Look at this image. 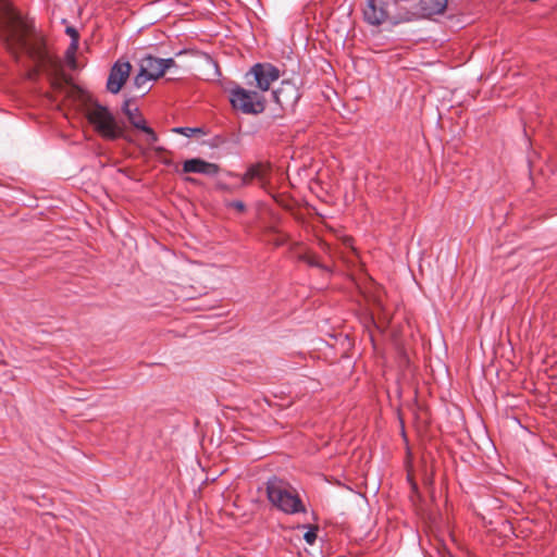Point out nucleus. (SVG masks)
Segmentation results:
<instances>
[{
	"label": "nucleus",
	"instance_id": "f257e3e1",
	"mask_svg": "<svg viewBox=\"0 0 557 557\" xmlns=\"http://www.w3.org/2000/svg\"><path fill=\"white\" fill-rule=\"evenodd\" d=\"M27 25L8 0H0V38L12 54L29 50L26 40Z\"/></svg>",
	"mask_w": 557,
	"mask_h": 557
},
{
	"label": "nucleus",
	"instance_id": "f03ea898",
	"mask_svg": "<svg viewBox=\"0 0 557 557\" xmlns=\"http://www.w3.org/2000/svg\"><path fill=\"white\" fill-rule=\"evenodd\" d=\"M269 502L280 511L287 515L305 512L306 508L297 492L284 480L272 476L267 482Z\"/></svg>",
	"mask_w": 557,
	"mask_h": 557
},
{
	"label": "nucleus",
	"instance_id": "7ed1b4c3",
	"mask_svg": "<svg viewBox=\"0 0 557 557\" xmlns=\"http://www.w3.org/2000/svg\"><path fill=\"white\" fill-rule=\"evenodd\" d=\"M86 116L101 137L113 140L122 136V128L107 107L98 102L90 103L86 109Z\"/></svg>",
	"mask_w": 557,
	"mask_h": 557
},
{
	"label": "nucleus",
	"instance_id": "20e7f679",
	"mask_svg": "<svg viewBox=\"0 0 557 557\" xmlns=\"http://www.w3.org/2000/svg\"><path fill=\"white\" fill-rule=\"evenodd\" d=\"M232 107L245 114H260L265 109V98L258 91L247 90L242 86H234L228 90Z\"/></svg>",
	"mask_w": 557,
	"mask_h": 557
},
{
	"label": "nucleus",
	"instance_id": "39448f33",
	"mask_svg": "<svg viewBox=\"0 0 557 557\" xmlns=\"http://www.w3.org/2000/svg\"><path fill=\"white\" fill-rule=\"evenodd\" d=\"M249 74H252L256 81V86L261 91L269 90L271 84L276 82L281 76L280 70L275 65L268 62L256 63L250 69Z\"/></svg>",
	"mask_w": 557,
	"mask_h": 557
},
{
	"label": "nucleus",
	"instance_id": "423d86ee",
	"mask_svg": "<svg viewBox=\"0 0 557 557\" xmlns=\"http://www.w3.org/2000/svg\"><path fill=\"white\" fill-rule=\"evenodd\" d=\"M273 100L282 108H293L300 98L297 85L290 81H283L280 87L272 92Z\"/></svg>",
	"mask_w": 557,
	"mask_h": 557
},
{
	"label": "nucleus",
	"instance_id": "0eeeda50",
	"mask_svg": "<svg viewBox=\"0 0 557 557\" xmlns=\"http://www.w3.org/2000/svg\"><path fill=\"white\" fill-rule=\"evenodd\" d=\"M132 65L128 61L117 60L111 67L107 81V89L111 94H117L129 77Z\"/></svg>",
	"mask_w": 557,
	"mask_h": 557
},
{
	"label": "nucleus",
	"instance_id": "6e6552de",
	"mask_svg": "<svg viewBox=\"0 0 557 557\" xmlns=\"http://www.w3.org/2000/svg\"><path fill=\"white\" fill-rule=\"evenodd\" d=\"M448 0H417L409 7L412 17H430L442 14L447 8Z\"/></svg>",
	"mask_w": 557,
	"mask_h": 557
},
{
	"label": "nucleus",
	"instance_id": "1a4fd4ad",
	"mask_svg": "<svg viewBox=\"0 0 557 557\" xmlns=\"http://www.w3.org/2000/svg\"><path fill=\"white\" fill-rule=\"evenodd\" d=\"M122 111L127 116L129 123L137 129L144 132L147 135L148 144L152 145L158 141V136L154 131L147 124L145 117L139 112L138 108L132 109L129 101H124Z\"/></svg>",
	"mask_w": 557,
	"mask_h": 557
},
{
	"label": "nucleus",
	"instance_id": "9d476101",
	"mask_svg": "<svg viewBox=\"0 0 557 557\" xmlns=\"http://www.w3.org/2000/svg\"><path fill=\"white\" fill-rule=\"evenodd\" d=\"M363 17L370 25H381L388 17L387 4L384 0H367Z\"/></svg>",
	"mask_w": 557,
	"mask_h": 557
},
{
	"label": "nucleus",
	"instance_id": "9b49d317",
	"mask_svg": "<svg viewBox=\"0 0 557 557\" xmlns=\"http://www.w3.org/2000/svg\"><path fill=\"white\" fill-rule=\"evenodd\" d=\"M184 173H197L206 176L213 177L219 174L220 168L215 163L208 162L200 158H193L184 161L183 163Z\"/></svg>",
	"mask_w": 557,
	"mask_h": 557
},
{
	"label": "nucleus",
	"instance_id": "f8f14e48",
	"mask_svg": "<svg viewBox=\"0 0 557 557\" xmlns=\"http://www.w3.org/2000/svg\"><path fill=\"white\" fill-rule=\"evenodd\" d=\"M162 59L147 54L140 60V69L143 72L148 74L153 81L158 79L164 74V67H162Z\"/></svg>",
	"mask_w": 557,
	"mask_h": 557
},
{
	"label": "nucleus",
	"instance_id": "ddd939ff",
	"mask_svg": "<svg viewBox=\"0 0 557 557\" xmlns=\"http://www.w3.org/2000/svg\"><path fill=\"white\" fill-rule=\"evenodd\" d=\"M268 168L262 164H252L247 171L240 176V183L238 187L248 185L251 181L258 180L261 184L267 182Z\"/></svg>",
	"mask_w": 557,
	"mask_h": 557
},
{
	"label": "nucleus",
	"instance_id": "4468645a",
	"mask_svg": "<svg viewBox=\"0 0 557 557\" xmlns=\"http://www.w3.org/2000/svg\"><path fill=\"white\" fill-rule=\"evenodd\" d=\"M77 49H78V42H76L75 40H71V44H70L69 48L65 51V61H66L67 65L72 70L76 69V52H77Z\"/></svg>",
	"mask_w": 557,
	"mask_h": 557
},
{
	"label": "nucleus",
	"instance_id": "2eb2a0df",
	"mask_svg": "<svg viewBox=\"0 0 557 557\" xmlns=\"http://www.w3.org/2000/svg\"><path fill=\"white\" fill-rule=\"evenodd\" d=\"M150 81H153L152 78H150V76L148 74H146L145 72H143L141 69H139V72L138 74L134 77V85L136 88L138 89H144L146 84Z\"/></svg>",
	"mask_w": 557,
	"mask_h": 557
},
{
	"label": "nucleus",
	"instance_id": "dca6fc26",
	"mask_svg": "<svg viewBox=\"0 0 557 557\" xmlns=\"http://www.w3.org/2000/svg\"><path fill=\"white\" fill-rule=\"evenodd\" d=\"M301 260H304L310 267L327 270V268L321 264L314 256L304 255L301 256Z\"/></svg>",
	"mask_w": 557,
	"mask_h": 557
},
{
	"label": "nucleus",
	"instance_id": "f3484780",
	"mask_svg": "<svg viewBox=\"0 0 557 557\" xmlns=\"http://www.w3.org/2000/svg\"><path fill=\"white\" fill-rule=\"evenodd\" d=\"M317 528H309V530L304 534V540L309 545H312L317 540Z\"/></svg>",
	"mask_w": 557,
	"mask_h": 557
},
{
	"label": "nucleus",
	"instance_id": "a211bd4d",
	"mask_svg": "<svg viewBox=\"0 0 557 557\" xmlns=\"http://www.w3.org/2000/svg\"><path fill=\"white\" fill-rule=\"evenodd\" d=\"M177 134H182L185 136H190L193 133L198 132L199 128H190V127H176L173 129Z\"/></svg>",
	"mask_w": 557,
	"mask_h": 557
},
{
	"label": "nucleus",
	"instance_id": "6ab92c4d",
	"mask_svg": "<svg viewBox=\"0 0 557 557\" xmlns=\"http://www.w3.org/2000/svg\"><path fill=\"white\" fill-rule=\"evenodd\" d=\"M161 63H162V67H164V72L171 67L176 66V62L173 58L162 59Z\"/></svg>",
	"mask_w": 557,
	"mask_h": 557
},
{
	"label": "nucleus",
	"instance_id": "aec40b11",
	"mask_svg": "<svg viewBox=\"0 0 557 557\" xmlns=\"http://www.w3.org/2000/svg\"><path fill=\"white\" fill-rule=\"evenodd\" d=\"M65 33L71 37V40H75L76 42H78L79 35H78V32L74 27H71V26L66 27Z\"/></svg>",
	"mask_w": 557,
	"mask_h": 557
},
{
	"label": "nucleus",
	"instance_id": "412c9836",
	"mask_svg": "<svg viewBox=\"0 0 557 557\" xmlns=\"http://www.w3.org/2000/svg\"><path fill=\"white\" fill-rule=\"evenodd\" d=\"M231 207L235 208L238 211L245 210V203L240 200H234L230 203Z\"/></svg>",
	"mask_w": 557,
	"mask_h": 557
},
{
	"label": "nucleus",
	"instance_id": "4be33fe9",
	"mask_svg": "<svg viewBox=\"0 0 557 557\" xmlns=\"http://www.w3.org/2000/svg\"><path fill=\"white\" fill-rule=\"evenodd\" d=\"M216 187H218L219 189H221V190H228V189H230V188H228V186H227L226 184L222 183V182H219V183L216 184Z\"/></svg>",
	"mask_w": 557,
	"mask_h": 557
},
{
	"label": "nucleus",
	"instance_id": "5701e85b",
	"mask_svg": "<svg viewBox=\"0 0 557 557\" xmlns=\"http://www.w3.org/2000/svg\"><path fill=\"white\" fill-rule=\"evenodd\" d=\"M226 174H227V176H231V177H238V175L233 172H227Z\"/></svg>",
	"mask_w": 557,
	"mask_h": 557
},
{
	"label": "nucleus",
	"instance_id": "b1692460",
	"mask_svg": "<svg viewBox=\"0 0 557 557\" xmlns=\"http://www.w3.org/2000/svg\"><path fill=\"white\" fill-rule=\"evenodd\" d=\"M186 180H187L188 182H196V180H195V178H193V177H187Z\"/></svg>",
	"mask_w": 557,
	"mask_h": 557
}]
</instances>
